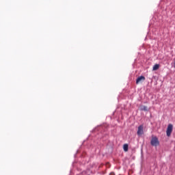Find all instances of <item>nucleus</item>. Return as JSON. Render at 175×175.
Wrapping results in <instances>:
<instances>
[{
	"instance_id": "obj_1",
	"label": "nucleus",
	"mask_w": 175,
	"mask_h": 175,
	"mask_svg": "<svg viewBox=\"0 0 175 175\" xmlns=\"http://www.w3.org/2000/svg\"><path fill=\"white\" fill-rule=\"evenodd\" d=\"M150 144L153 147H158L159 146V139L155 135H152V138L150 140Z\"/></svg>"
},
{
	"instance_id": "obj_2",
	"label": "nucleus",
	"mask_w": 175,
	"mask_h": 175,
	"mask_svg": "<svg viewBox=\"0 0 175 175\" xmlns=\"http://www.w3.org/2000/svg\"><path fill=\"white\" fill-rule=\"evenodd\" d=\"M172 132H173V124H170L167 126L166 133L167 136L169 137L172 135Z\"/></svg>"
},
{
	"instance_id": "obj_3",
	"label": "nucleus",
	"mask_w": 175,
	"mask_h": 175,
	"mask_svg": "<svg viewBox=\"0 0 175 175\" xmlns=\"http://www.w3.org/2000/svg\"><path fill=\"white\" fill-rule=\"evenodd\" d=\"M144 80H146V77L144 76H140L137 79L136 84H139V83H142V81H144Z\"/></svg>"
},
{
	"instance_id": "obj_4",
	"label": "nucleus",
	"mask_w": 175,
	"mask_h": 175,
	"mask_svg": "<svg viewBox=\"0 0 175 175\" xmlns=\"http://www.w3.org/2000/svg\"><path fill=\"white\" fill-rule=\"evenodd\" d=\"M143 128H144L143 125L139 126L138 130H137V133L139 136H140L141 135H143V133H144Z\"/></svg>"
},
{
	"instance_id": "obj_5",
	"label": "nucleus",
	"mask_w": 175,
	"mask_h": 175,
	"mask_svg": "<svg viewBox=\"0 0 175 175\" xmlns=\"http://www.w3.org/2000/svg\"><path fill=\"white\" fill-rule=\"evenodd\" d=\"M129 146L128 144H125L123 146V150L125 151V152H128Z\"/></svg>"
},
{
	"instance_id": "obj_6",
	"label": "nucleus",
	"mask_w": 175,
	"mask_h": 175,
	"mask_svg": "<svg viewBox=\"0 0 175 175\" xmlns=\"http://www.w3.org/2000/svg\"><path fill=\"white\" fill-rule=\"evenodd\" d=\"M159 69V64H155L152 68V70H158Z\"/></svg>"
},
{
	"instance_id": "obj_7",
	"label": "nucleus",
	"mask_w": 175,
	"mask_h": 175,
	"mask_svg": "<svg viewBox=\"0 0 175 175\" xmlns=\"http://www.w3.org/2000/svg\"><path fill=\"white\" fill-rule=\"evenodd\" d=\"M141 110H142L143 111H148V107H147L146 106H143L141 108Z\"/></svg>"
},
{
	"instance_id": "obj_8",
	"label": "nucleus",
	"mask_w": 175,
	"mask_h": 175,
	"mask_svg": "<svg viewBox=\"0 0 175 175\" xmlns=\"http://www.w3.org/2000/svg\"><path fill=\"white\" fill-rule=\"evenodd\" d=\"M109 175H116L114 172L111 173Z\"/></svg>"
}]
</instances>
